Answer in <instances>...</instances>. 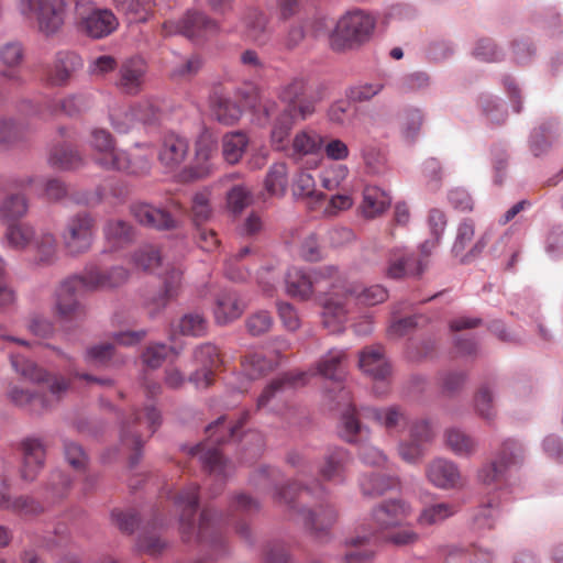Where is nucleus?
Segmentation results:
<instances>
[{
	"mask_svg": "<svg viewBox=\"0 0 563 563\" xmlns=\"http://www.w3.org/2000/svg\"><path fill=\"white\" fill-rule=\"evenodd\" d=\"M12 368L24 379L38 386H47L48 396L31 391L27 388L12 386L8 396L16 406L25 407L30 411L40 413L56 405L66 394L70 386L69 379L62 375L52 374L45 368L38 366L35 362L20 355L10 354Z\"/></svg>",
	"mask_w": 563,
	"mask_h": 563,
	"instance_id": "1",
	"label": "nucleus"
},
{
	"mask_svg": "<svg viewBox=\"0 0 563 563\" xmlns=\"http://www.w3.org/2000/svg\"><path fill=\"white\" fill-rule=\"evenodd\" d=\"M129 278V272L122 266L102 272L97 265L89 264L82 274L65 279L56 290L55 310L63 320H73L84 314V307L77 300V295L85 290L114 288L123 285Z\"/></svg>",
	"mask_w": 563,
	"mask_h": 563,
	"instance_id": "2",
	"label": "nucleus"
},
{
	"mask_svg": "<svg viewBox=\"0 0 563 563\" xmlns=\"http://www.w3.org/2000/svg\"><path fill=\"white\" fill-rule=\"evenodd\" d=\"M286 109L276 118L271 131V144L275 151L284 152L289 147V135L297 118L306 120L316 112V106L322 100L319 89H312L302 77H296L286 84L280 92Z\"/></svg>",
	"mask_w": 563,
	"mask_h": 563,
	"instance_id": "3",
	"label": "nucleus"
},
{
	"mask_svg": "<svg viewBox=\"0 0 563 563\" xmlns=\"http://www.w3.org/2000/svg\"><path fill=\"white\" fill-rule=\"evenodd\" d=\"M412 512L410 505L401 499H390L380 503L372 511L374 528L366 532L358 533L352 538L350 543L353 550L345 554V563H369L374 556V551L363 548L376 533H383L397 528L407 520Z\"/></svg>",
	"mask_w": 563,
	"mask_h": 563,
	"instance_id": "4",
	"label": "nucleus"
},
{
	"mask_svg": "<svg viewBox=\"0 0 563 563\" xmlns=\"http://www.w3.org/2000/svg\"><path fill=\"white\" fill-rule=\"evenodd\" d=\"M199 489L198 484L190 483L173 497L174 506L179 511V530L185 541L208 540L217 532L221 521V516L209 508H205L200 514L199 521H196Z\"/></svg>",
	"mask_w": 563,
	"mask_h": 563,
	"instance_id": "5",
	"label": "nucleus"
},
{
	"mask_svg": "<svg viewBox=\"0 0 563 563\" xmlns=\"http://www.w3.org/2000/svg\"><path fill=\"white\" fill-rule=\"evenodd\" d=\"M335 291L323 301V323L332 328L335 323L345 320L351 306L358 302L365 306H374L384 302L388 298V291L380 285H374L364 289L358 286L347 285L339 275Z\"/></svg>",
	"mask_w": 563,
	"mask_h": 563,
	"instance_id": "6",
	"label": "nucleus"
},
{
	"mask_svg": "<svg viewBox=\"0 0 563 563\" xmlns=\"http://www.w3.org/2000/svg\"><path fill=\"white\" fill-rule=\"evenodd\" d=\"M247 417V412L243 413L242 419L239 420L236 424L229 428H224L225 418L220 417L217 421L207 427L206 432L208 434V441L189 449V455L192 459H198L207 472L219 478L221 487L224 477L228 475V463L223 460L214 445L224 442L225 437L234 440L239 434V429L246 421Z\"/></svg>",
	"mask_w": 563,
	"mask_h": 563,
	"instance_id": "7",
	"label": "nucleus"
},
{
	"mask_svg": "<svg viewBox=\"0 0 563 563\" xmlns=\"http://www.w3.org/2000/svg\"><path fill=\"white\" fill-rule=\"evenodd\" d=\"M339 272L334 266H324L311 273L300 268L288 269L285 278L287 294L300 300H307L312 294H324L330 297L335 291Z\"/></svg>",
	"mask_w": 563,
	"mask_h": 563,
	"instance_id": "8",
	"label": "nucleus"
},
{
	"mask_svg": "<svg viewBox=\"0 0 563 563\" xmlns=\"http://www.w3.org/2000/svg\"><path fill=\"white\" fill-rule=\"evenodd\" d=\"M96 219L87 212H78L66 221L60 240L67 254L78 256L90 251L96 235Z\"/></svg>",
	"mask_w": 563,
	"mask_h": 563,
	"instance_id": "9",
	"label": "nucleus"
},
{
	"mask_svg": "<svg viewBox=\"0 0 563 563\" xmlns=\"http://www.w3.org/2000/svg\"><path fill=\"white\" fill-rule=\"evenodd\" d=\"M19 9L25 18L35 20L38 31L46 36L57 33L65 22L64 0H20Z\"/></svg>",
	"mask_w": 563,
	"mask_h": 563,
	"instance_id": "10",
	"label": "nucleus"
},
{
	"mask_svg": "<svg viewBox=\"0 0 563 563\" xmlns=\"http://www.w3.org/2000/svg\"><path fill=\"white\" fill-rule=\"evenodd\" d=\"M89 145L93 152V162L103 169L135 173L125 151L118 150L112 135L104 129H93Z\"/></svg>",
	"mask_w": 563,
	"mask_h": 563,
	"instance_id": "11",
	"label": "nucleus"
},
{
	"mask_svg": "<svg viewBox=\"0 0 563 563\" xmlns=\"http://www.w3.org/2000/svg\"><path fill=\"white\" fill-rule=\"evenodd\" d=\"M374 27L375 20L372 15L361 10L351 11L338 21L331 45L339 51L352 43H362L369 38Z\"/></svg>",
	"mask_w": 563,
	"mask_h": 563,
	"instance_id": "12",
	"label": "nucleus"
},
{
	"mask_svg": "<svg viewBox=\"0 0 563 563\" xmlns=\"http://www.w3.org/2000/svg\"><path fill=\"white\" fill-rule=\"evenodd\" d=\"M161 424V415L154 406H146L143 410H134L129 419L121 426V441L124 445L136 452Z\"/></svg>",
	"mask_w": 563,
	"mask_h": 563,
	"instance_id": "13",
	"label": "nucleus"
},
{
	"mask_svg": "<svg viewBox=\"0 0 563 563\" xmlns=\"http://www.w3.org/2000/svg\"><path fill=\"white\" fill-rule=\"evenodd\" d=\"M75 14L85 33L93 38L110 35L119 25V21L111 10L97 9L89 1H76Z\"/></svg>",
	"mask_w": 563,
	"mask_h": 563,
	"instance_id": "14",
	"label": "nucleus"
},
{
	"mask_svg": "<svg viewBox=\"0 0 563 563\" xmlns=\"http://www.w3.org/2000/svg\"><path fill=\"white\" fill-rule=\"evenodd\" d=\"M161 32L164 37L181 34L192 41H200L220 33L221 27L203 13L189 11L179 22H164Z\"/></svg>",
	"mask_w": 563,
	"mask_h": 563,
	"instance_id": "15",
	"label": "nucleus"
},
{
	"mask_svg": "<svg viewBox=\"0 0 563 563\" xmlns=\"http://www.w3.org/2000/svg\"><path fill=\"white\" fill-rule=\"evenodd\" d=\"M192 355L200 368L189 376V382L199 389L210 387L214 382L216 373L224 366L220 349L207 342L196 346Z\"/></svg>",
	"mask_w": 563,
	"mask_h": 563,
	"instance_id": "16",
	"label": "nucleus"
},
{
	"mask_svg": "<svg viewBox=\"0 0 563 563\" xmlns=\"http://www.w3.org/2000/svg\"><path fill=\"white\" fill-rule=\"evenodd\" d=\"M358 366L364 374L376 382L374 393L378 396L384 395L388 387L386 379L390 374V365L385 357L383 347L372 345L362 350Z\"/></svg>",
	"mask_w": 563,
	"mask_h": 563,
	"instance_id": "17",
	"label": "nucleus"
},
{
	"mask_svg": "<svg viewBox=\"0 0 563 563\" xmlns=\"http://www.w3.org/2000/svg\"><path fill=\"white\" fill-rule=\"evenodd\" d=\"M522 459V448L514 440H507L503 443L501 450L497 455V459L481 468L478 478L482 483L490 485L499 482L507 467L516 464Z\"/></svg>",
	"mask_w": 563,
	"mask_h": 563,
	"instance_id": "18",
	"label": "nucleus"
},
{
	"mask_svg": "<svg viewBox=\"0 0 563 563\" xmlns=\"http://www.w3.org/2000/svg\"><path fill=\"white\" fill-rule=\"evenodd\" d=\"M147 66L143 58L125 59L119 67L115 87L123 93L135 96L143 90Z\"/></svg>",
	"mask_w": 563,
	"mask_h": 563,
	"instance_id": "19",
	"label": "nucleus"
},
{
	"mask_svg": "<svg viewBox=\"0 0 563 563\" xmlns=\"http://www.w3.org/2000/svg\"><path fill=\"white\" fill-rule=\"evenodd\" d=\"M82 66L81 58L74 52L62 51L56 53L52 65L47 66L44 80L53 87L66 86L74 73Z\"/></svg>",
	"mask_w": 563,
	"mask_h": 563,
	"instance_id": "20",
	"label": "nucleus"
},
{
	"mask_svg": "<svg viewBox=\"0 0 563 563\" xmlns=\"http://www.w3.org/2000/svg\"><path fill=\"white\" fill-rule=\"evenodd\" d=\"M428 481L441 489H453L463 485V477L457 465L446 459L432 460L426 467Z\"/></svg>",
	"mask_w": 563,
	"mask_h": 563,
	"instance_id": "21",
	"label": "nucleus"
},
{
	"mask_svg": "<svg viewBox=\"0 0 563 563\" xmlns=\"http://www.w3.org/2000/svg\"><path fill=\"white\" fill-rule=\"evenodd\" d=\"M19 450L22 453L21 477L33 482L44 467L45 446L40 439L26 438L21 441Z\"/></svg>",
	"mask_w": 563,
	"mask_h": 563,
	"instance_id": "22",
	"label": "nucleus"
},
{
	"mask_svg": "<svg viewBox=\"0 0 563 563\" xmlns=\"http://www.w3.org/2000/svg\"><path fill=\"white\" fill-rule=\"evenodd\" d=\"M217 137L210 130L203 129L195 143V162L189 168L192 178H205L210 174V159L217 152Z\"/></svg>",
	"mask_w": 563,
	"mask_h": 563,
	"instance_id": "23",
	"label": "nucleus"
},
{
	"mask_svg": "<svg viewBox=\"0 0 563 563\" xmlns=\"http://www.w3.org/2000/svg\"><path fill=\"white\" fill-rule=\"evenodd\" d=\"M131 213L140 224L161 231L175 230L180 225L168 211L144 202L133 205Z\"/></svg>",
	"mask_w": 563,
	"mask_h": 563,
	"instance_id": "24",
	"label": "nucleus"
},
{
	"mask_svg": "<svg viewBox=\"0 0 563 563\" xmlns=\"http://www.w3.org/2000/svg\"><path fill=\"white\" fill-rule=\"evenodd\" d=\"M188 140L174 132L164 134L158 150V161L167 168L178 167L187 157Z\"/></svg>",
	"mask_w": 563,
	"mask_h": 563,
	"instance_id": "25",
	"label": "nucleus"
},
{
	"mask_svg": "<svg viewBox=\"0 0 563 563\" xmlns=\"http://www.w3.org/2000/svg\"><path fill=\"white\" fill-rule=\"evenodd\" d=\"M351 462L352 457L345 449L335 448L324 455L319 474L327 482L341 484L346 478Z\"/></svg>",
	"mask_w": 563,
	"mask_h": 563,
	"instance_id": "26",
	"label": "nucleus"
},
{
	"mask_svg": "<svg viewBox=\"0 0 563 563\" xmlns=\"http://www.w3.org/2000/svg\"><path fill=\"white\" fill-rule=\"evenodd\" d=\"M424 264L420 260L402 249H395L390 252L386 276L393 279L404 278L409 275H420L424 271Z\"/></svg>",
	"mask_w": 563,
	"mask_h": 563,
	"instance_id": "27",
	"label": "nucleus"
},
{
	"mask_svg": "<svg viewBox=\"0 0 563 563\" xmlns=\"http://www.w3.org/2000/svg\"><path fill=\"white\" fill-rule=\"evenodd\" d=\"M339 394L342 400L347 401V409L341 419V438L350 443H362L368 438V430L361 424L356 408L350 404V391L341 387Z\"/></svg>",
	"mask_w": 563,
	"mask_h": 563,
	"instance_id": "28",
	"label": "nucleus"
},
{
	"mask_svg": "<svg viewBox=\"0 0 563 563\" xmlns=\"http://www.w3.org/2000/svg\"><path fill=\"white\" fill-rule=\"evenodd\" d=\"M298 515L305 527L317 538L327 534L338 519V512L331 505H321L314 511L300 508Z\"/></svg>",
	"mask_w": 563,
	"mask_h": 563,
	"instance_id": "29",
	"label": "nucleus"
},
{
	"mask_svg": "<svg viewBox=\"0 0 563 563\" xmlns=\"http://www.w3.org/2000/svg\"><path fill=\"white\" fill-rule=\"evenodd\" d=\"M475 234V225L471 219L462 221L456 231L455 241L452 245V253L455 257H461V262H467L470 257L476 256L485 247L484 239H479L468 253H465L467 246L473 241Z\"/></svg>",
	"mask_w": 563,
	"mask_h": 563,
	"instance_id": "30",
	"label": "nucleus"
},
{
	"mask_svg": "<svg viewBox=\"0 0 563 563\" xmlns=\"http://www.w3.org/2000/svg\"><path fill=\"white\" fill-rule=\"evenodd\" d=\"M244 310L245 305L234 291H223L216 299L214 320L217 324L225 325L239 319Z\"/></svg>",
	"mask_w": 563,
	"mask_h": 563,
	"instance_id": "31",
	"label": "nucleus"
},
{
	"mask_svg": "<svg viewBox=\"0 0 563 563\" xmlns=\"http://www.w3.org/2000/svg\"><path fill=\"white\" fill-rule=\"evenodd\" d=\"M268 24L269 18L258 9H250L243 18L245 36L260 46L268 43Z\"/></svg>",
	"mask_w": 563,
	"mask_h": 563,
	"instance_id": "32",
	"label": "nucleus"
},
{
	"mask_svg": "<svg viewBox=\"0 0 563 563\" xmlns=\"http://www.w3.org/2000/svg\"><path fill=\"white\" fill-rule=\"evenodd\" d=\"M183 273L180 265L173 264L167 266L163 277L162 292L153 300L156 311L165 308L170 300L179 295Z\"/></svg>",
	"mask_w": 563,
	"mask_h": 563,
	"instance_id": "33",
	"label": "nucleus"
},
{
	"mask_svg": "<svg viewBox=\"0 0 563 563\" xmlns=\"http://www.w3.org/2000/svg\"><path fill=\"white\" fill-rule=\"evenodd\" d=\"M389 195L376 186H366L363 190V199L360 211L366 219H374L383 214L390 206Z\"/></svg>",
	"mask_w": 563,
	"mask_h": 563,
	"instance_id": "34",
	"label": "nucleus"
},
{
	"mask_svg": "<svg viewBox=\"0 0 563 563\" xmlns=\"http://www.w3.org/2000/svg\"><path fill=\"white\" fill-rule=\"evenodd\" d=\"M306 376L305 372L287 373L282 377L273 379L257 398V409L265 408L277 395L296 387L299 383L303 384Z\"/></svg>",
	"mask_w": 563,
	"mask_h": 563,
	"instance_id": "35",
	"label": "nucleus"
},
{
	"mask_svg": "<svg viewBox=\"0 0 563 563\" xmlns=\"http://www.w3.org/2000/svg\"><path fill=\"white\" fill-rule=\"evenodd\" d=\"M34 263L41 266H48L57 260V241L55 235L49 231H41L33 244Z\"/></svg>",
	"mask_w": 563,
	"mask_h": 563,
	"instance_id": "36",
	"label": "nucleus"
},
{
	"mask_svg": "<svg viewBox=\"0 0 563 563\" xmlns=\"http://www.w3.org/2000/svg\"><path fill=\"white\" fill-rule=\"evenodd\" d=\"M346 354L343 350H331L318 363L317 372L321 376L341 384L345 377Z\"/></svg>",
	"mask_w": 563,
	"mask_h": 563,
	"instance_id": "37",
	"label": "nucleus"
},
{
	"mask_svg": "<svg viewBox=\"0 0 563 563\" xmlns=\"http://www.w3.org/2000/svg\"><path fill=\"white\" fill-rule=\"evenodd\" d=\"M250 143L247 134L243 131L228 132L223 135L221 142L222 156L230 165L238 164Z\"/></svg>",
	"mask_w": 563,
	"mask_h": 563,
	"instance_id": "38",
	"label": "nucleus"
},
{
	"mask_svg": "<svg viewBox=\"0 0 563 563\" xmlns=\"http://www.w3.org/2000/svg\"><path fill=\"white\" fill-rule=\"evenodd\" d=\"M115 9L131 22H146L154 13V0H112Z\"/></svg>",
	"mask_w": 563,
	"mask_h": 563,
	"instance_id": "39",
	"label": "nucleus"
},
{
	"mask_svg": "<svg viewBox=\"0 0 563 563\" xmlns=\"http://www.w3.org/2000/svg\"><path fill=\"white\" fill-rule=\"evenodd\" d=\"M49 164L59 169L71 170L79 168L84 164V158L75 147L64 142L51 150Z\"/></svg>",
	"mask_w": 563,
	"mask_h": 563,
	"instance_id": "40",
	"label": "nucleus"
},
{
	"mask_svg": "<svg viewBox=\"0 0 563 563\" xmlns=\"http://www.w3.org/2000/svg\"><path fill=\"white\" fill-rule=\"evenodd\" d=\"M0 507L12 509L24 517H34L44 511V506L33 497L22 496L10 500L7 495V484L4 482L1 484Z\"/></svg>",
	"mask_w": 563,
	"mask_h": 563,
	"instance_id": "41",
	"label": "nucleus"
},
{
	"mask_svg": "<svg viewBox=\"0 0 563 563\" xmlns=\"http://www.w3.org/2000/svg\"><path fill=\"white\" fill-rule=\"evenodd\" d=\"M459 511V506L452 503H439L424 507L418 518L417 522L421 527H429L439 525L448 518L454 516Z\"/></svg>",
	"mask_w": 563,
	"mask_h": 563,
	"instance_id": "42",
	"label": "nucleus"
},
{
	"mask_svg": "<svg viewBox=\"0 0 563 563\" xmlns=\"http://www.w3.org/2000/svg\"><path fill=\"white\" fill-rule=\"evenodd\" d=\"M444 442L449 450L455 455L468 456L476 451V441L467 433L457 428L446 429Z\"/></svg>",
	"mask_w": 563,
	"mask_h": 563,
	"instance_id": "43",
	"label": "nucleus"
},
{
	"mask_svg": "<svg viewBox=\"0 0 563 563\" xmlns=\"http://www.w3.org/2000/svg\"><path fill=\"white\" fill-rule=\"evenodd\" d=\"M37 234L35 229L29 223L12 222L7 228L5 240L11 247L24 250L33 244Z\"/></svg>",
	"mask_w": 563,
	"mask_h": 563,
	"instance_id": "44",
	"label": "nucleus"
},
{
	"mask_svg": "<svg viewBox=\"0 0 563 563\" xmlns=\"http://www.w3.org/2000/svg\"><path fill=\"white\" fill-rule=\"evenodd\" d=\"M190 219L196 225H205L213 216L211 192L207 189L196 192L191 198Z\"/></svg>",
	"mask_w": 563,
	"mask_h": 563,
	"instance_id": "45",
	"label": "nucleus"
},
{
	"mask_svg": "<svg viewBox=\"0 0 563 563\" xmlns=\"http://www.w3.org/2000/svg\"><path fill=\"white\" fill-rule=\"evenodd\" d=\"M364 417L376 421L388 431L405 424L407 421L405 413L396 406L385 409L366 408L364 410Z\"/></svg>",
	"mask_w": 563,
	"mask_h": 563,
	"instance_id": "46",
	"label": "nucleus"
},
{
	"mask_svg": "<svg viewBox=\"0 0 563 563\" xmlns=\"http://www.w3.org/2000/svg\"><path fill=\"white\" fill-rule=\"evenodd\" d=\"M103 235L114 247L122 246L133 240V228L124 220H108L103 225Z\"/></svg>",
	"mask_w": 563,
	"mask_h": 563,
	"instance_id": "47",
	"label": "nucleus"
},
{
	"mask_svg": "<svg viewBox=\"0 0 563 563\" xmlns=\"http://www.w3.org/2000/svg\"><path fill=\"white\" fill-rule=\"evenodd\" d=\"M288 185V168L284 162L273 164L265 177L264 186L271 196L283 197Z\"/></svg>",
	"mask_w": 563,
	"mask_h": 563,
	"instance_id": "48",
	"label": "nucleus"
},
{
	"mask_svg": "<svg viewBox=\"0 0 563 563\" xmlns=\"http://www.w3.org/2000/svg\"><path fill=\"white\" fill-rule=\"evenodd\" d=\"M137 123L154 125L159 123L163 117L162 102L156 98L142 99L131 106Z\"/></svg>",
	"mask_w": 563,
	"mask_h": 563,
	"instance_id": "49",
	"label": "nucleus"
},
{
	"mask_svg": "<svg viewBox=\"0 0 563 563\" xmlns=\"http://www.w3.org/2000/svg\"><path fill=\"white\" fill-rule=\"evenodd\" d=\"M241 369L249 379H258L273 369L272 361L260 352H249L241 360Z\"/></svg>",
	"mask_w": 563,
	"mask_h": 563,
	"instance_id": "50",
	"label": "nucleus"
},
{
	"mask_svg": "<svg viewBox=\"0 0 563 563\" xmlns=\"http://www.w3.org/2000/svg\"><path fill=\"white\" fill-rule=\"evenodd\" d=\"M324 137L313 130L298 132L292 140V151L298 155L318 154L323 146Z\"/></svg>",
	"mask_w": 563,
	"mask_h": 563,
	"instance_id": "51",
	"label": "nucleus"
},
{
	"mask_svg": "<svg viewBox=\"0 0 563 563\" xmlns=\"http://www.w3.org/2000/svg\"><path fill=\"white\" fill-rule=\"evenodd\" d=\"M212 113L224 125L235 124L241 115V108L228 98L216 96L212 100Z\"/></svg>",
	"mask_w": 563,
	"mask_h": 563,
	"instance_id": "52",
	"label": "nucleus"
},
{
	"mask_svg": "<svg viewBox=\"0 0 563 563\" xmlns=\"http://www.w3.org/2000/svg\"><path fill=\"white\" fill-rule=\"evenodd\" d=\"M397 484L398 482L395 477L382 474L364 475L360 483L363 494L367 496L383 495L396 487Z\"/></svg>",
	"mask_w": 563,
	"mask_h": 563,
	"instance_id": "53",
	"label": "nucleus"
},
{
	"mask_svg": "<svg viewBox=\"0 0 563 563\" xmlns=\"http://www.w3.org/2000/svg\"><path fill=\"white\" fill-rule=\"evenodd\" d=\"M306 20L290 23L279 37L278 45L280 49L290 52L297 48L306 38Z\"/></svg>",
	"mask_w": 563,
	"mask_h": 563,
	"instance_id": "54",
	"label": "nucleus"
},
{
	"mask_svg": "<svg viewBox=\"0 0 563 563\" xmlns=\"http://www.w3.org/2000/svg\"><path fill=\"white\" fill-rule=\"evenodd\" d=\"M256 253L252 246H243L236 254L231 255L225 260L224 274L233 282H243L247 278L249 273L246 269L239 266V263L245 257Z\"/></svg>",
	"mask_w": 563,
	"mask_h": 563,
	"instance_id": "55",
	"label": "nucleus"
},
{
	"mask_svg": "<svg viewBox=\"0 0 563 563\" xmlns=\"http://www.w3.org/2000/svg\"><path fill=\"white\" fill-rule=\"evenodd\" d=\"M70 481L67 475L60 471L51 474L45 487L44 495L49 504L62 500L69 492Z\"/></svg>",
	"mask_w": 563,
	"mask_h": 563,
	"instance_id": "56",
	"label": "nucleus"
},
{
	"mask_svg": "<svg viewBox=\"0 0 563 563\" xmlns=\"http://www.w3.org/2000/svg\"><path fill=\"white\" fill-rule=\"evenodd\" d=\"M386 532L385 541L398 548L413 547L421 539L420 533L411 525H400Z\"/></svg>",
	"mask_w": 563,
	"mask_h": 563,
	"instance_id": "57",
	"label": "nucleus"
},
{
	"mask_svg": "<svg viewBox=\"0 0 563 563\" xmlns=\"http://www.w3.org/2000/svg\"><path fill=\"white\" fill-rule=\"evenodd\" d=\"M90 107V99L85 95H71L49 106L52 114L64 113L68 117L79 114Z\"/></svg>",
	"mask_w": 563,
	"mask_h": 563,
	"instance_id": "58",
	"label": "nucleus"
},
{
	"mask_svg": "<svg viewBox=\"0 0 563 563\" xmlns=\"http://www.w3.org/2000/svg\"><path fill=\"white\" fill-rule=\"evenodd\" d=\"M29 206L23 195H11L0 203V216L5 221H12L24 217Z\"/></svg>",
	"mask_w": 563,
	"mask_h": 563,
	"instance_id": "59",
	"label": "nucleus"
},
{
	"mask_svg": "<svg viewBox=\"0 0 563 563\" xmlns=\"http://www.w3.org/2000/svg\"><path fill=\"white\" fill-rule=\"evenodd\" d=\"M178 329L184 335L203 336L207 334L208 322L202 314L190 312L180 318Z\"/></svg>",
	"mask_w": 563,
	"mask_h": 563,
	"instance_id": "60",
	"label": "nucleus"
},
{
	"mask_svg": "<svg viewBox=\"0 0 563 563\" xmlns=\"http://www.w3.org/2000/svg\"><path fill=\"white\" fill-rule=\"evenodd\" d=\"M312 494L311 488H300L297 483H291L287 487L276 488L274 499L279 504H286L295 508V500L298 499L301 504L307 501V497Z\"/></svg>",
	"mask_w": 563,
	"mask_h": 563,
	"instance_id": "61",
	"label": "nucleus"
},
{
	"mask_svg": "<svg viewBox=\"0 0 563 563\" xmlns=\"http://www.w3.org/2000/svg\"><path fill=\"white\" fill-rule=\"evenodd\" d=\"M110 121L114 131L120 134L130 132L137 123L132 107L113 109L110 113Z\"/></svg>",
	"mask_w": 563,
	"mask_h": 563,
	"instance_id": "62",
	"label": "nucleus"
},
{
	"mask_svg": "<svg viewBox=\"0 0 563 563\" xmlns=\"http://www.w3.org/2000/svg\"><path fill=\"white\" fill-rule=\"evenodd\" d=\"M423 122L422 112L419 109H407L401 117V133L408 141L418 136Z\"/></svg>",
	"mask_w": 563,
	"mask_h": 563,
	"instance_id": "63",
	"label": "nucleus"
},
{
	"mask_svg": "<svg viewBox=\"0 0 563 563\" xmlns=\"http://www.w3.org/2000/svg\"><path fill=\"white\" fill-rule=\"evenodd\" d=\"M356 113V109L350 100H338L328 110L329 120L338 125L350 123Z\"/></svg>",
	"mask_w": 563,
	"mask_h": 563,
	"instance_id": "64",
	"label": "nucleus"
}]
</instances>
